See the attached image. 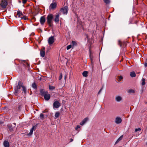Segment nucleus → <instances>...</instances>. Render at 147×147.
Masks as SVG:
<instances>
[{"label": "nucleus", "mask_w": 147, "mask_h": 147, "mask_svg": "<svg viewBox=\"0 0 147 147\" xmlns=\"http://www.w3.org/2000/svg\"><path fill=\"white\" fill-rule=\"evenodd\" d=\"M22 88L23 91H24V93L25 94L26 92V88L23 86V83L19 81L18 82V85L17 86L15 92V94L16 95V94L19 92V90L21 88Z\"/></svg>", "instance_id": "obj_1"}, {"label": "nucleus", "mask_w": 147, "mask_h": 147, "mask_svg": "<svg viewBox=\"0 0 147 147\" xmlns=\"http://www.w3.org/2000/svg\"><path fill=\"white\" fill-rule=\"evenodd\" d=\"M53 18V16L52 14H49L47 16V22L50 26H51V25Z\"/></svg>", "instance_id": "obj_2"}, {"label": "nucleus", "mask_w": 147, "mask_h": 147, "mask_svg": "<svg viewBox=\"0 0 147 147\" xmlns=\"http://www.w3.org/2000/svg\"><path fill=\"white\" fill-rule=\"evenodd\" d=\"M55 40L54 36H52L49 37L48 40V42L50 46H51Z\"/></svg>", "instance_id": "obj_3"}, {"label": "nucleus", "mask_w": 147, "mask_h": 147, "mask_svg": "<svg viewBox=\"0 0 147 147\" xmlns=\"http://www.w3.org/2000/svg\"><path fill=\"white\" fill-rule=\"evenodd\" d=\"M7 2L6 0H2L0 5L3 9H5L7 7Z\"/></svg>", "instance_id": "obj_4"}, {"label": "nucleus", "mask_w": 147, "mask_h": 147, "mask_svg": "<svg viewBox=\"0 0 147 147\" xmlns=\"http://www.w3.org/2000/svg\"><path fill=\"white\" fill-rule=\"evenodd\" d=\"M67 6H65L61 9L59 13H60L61 14V13H62L63 14H65L67 13Z\"/></svg>", "instance_id": "obj_5"}, {"label": "nucleus", "mask_w": 147, "mask_h": 147, "mask_svg": "<svg viewBox=\"0 0 147 147\" xmlns=\"http://www.w3.org/2000/svg\"><path fill=\"white\" fill-rule=\"evenodd\" d=\"M53 106L54 109V108H58L60 106V103L58 101L55 100L53 103Z\"/></svg>", "instance_id": "obj_6"}, {"label": "nucleus", "mask_w": 147, "mask_h": 147, "mask_svg": "<svg viewBox=\"0 0 147 147\" xmlns=\"http://www.w3.org/2000/svg\"><path fill=\"white\" fill-rule=\"evenodd\" d=\"M61 15V14L60 13H57L55 15L54 17V21L55 22L57 23H58L59 21V16Z\"/></svg>", "instance_id": "obj_7"}, {"label": "nucleus", "mask_w": 147, "mask_h": 147, "mask_svg": "<svg viewBox=\"0 0 147 147\" xmlns=\"http://www.w3.org/2000/svg\"><path fill=\"white\" fill-rule=\"evenodd\" d=\"M57 4L56 3H51L50 6L49 7L52 10H54L56 7Z\"/></svg>", "instance_id": "obj_8"}, {"label": "nucleus", "mask_w": 147, "mask_h": 147, "mask_svg": "<svg viewBox=\"0 0 147 147\" xmlns=\"http://www.w3.org/2000/svg\"><path fill=\"white\" fill-rule=\"evenodd\" d=\"M40 22L42 25H43L45 22L46 20L45 16H43L41 17L40 19Z\"/></svg>", "instance_id": "obj_9"}, {"label": "nucleus", "mask_w": 147, "mask_h": 147, "mask_svg": "<svg viewBox=\"0 0 147 147\" xmlns=\"http://www.w3.org/2000/svg\"><path fill=\"white\" fill-rule=\"evenodd\" d=\"M45 47H43L40 51V55L42 57H44L45 55Z\"/></svg>", "instance_id": "obj_10"}, {"label": "nucleus", "mask_w": 147, "mask_h": 147, "mask_svg": "<svg viewBox=\"0 0 147 147\" xmlns=\"http://www.w3.org/2000/svg\"><path fill=\"white\" fill-rule=\"evenodd\" d=\"M44 97L45 100H48L50 99V95L49 94H48V93H47L44 95Z\"/></svg>", "instance_id": "obj_11"}, {"label": "nucleus", "mask_w": 147, "mask_h": 147, "mask_svg": "<svg viewBox=\"0 0 147 147\" xmlns=\"http://www.w3.org/2000/svg\"><path fill=\"white\" fill-rule=\"evenodd\" d=\"M36 126H33L31 129L30 130V132L28 134V135L30 136L33 133V130H35L36 129Z\"/></svg>", "instance_id": "obj_12"}, {"label": "nucleus", "mask_w": 147, "mask_h": 147, "mask_svg": "<svg viewBox=\"0 0 147 147\" xmlns=\"http://www.w3.org/2000/svg\"><path fill=\"white\" fill-rule=\"evenodd\" d=\"M115 122L117 124L120 123L122 121V120L121 118L119 117H117L115 119Z\"/></svg>", "instance_id": "obj_13"}, {"label": "nucleus", "mask_w": 147, "mask_h": 147, "mask_svg": "<svg viewBox=\"0 0 147 147\" xmlns=\"http://www.w3.org/2000/svg\"><path fill=\"white\" fill-rule=\"evenodd\" d=\"M88 119L87 118H86L85 119H84L82 122H81L80 123V124L81 125H83L88 121Z\"/></svg>", "instance_id": "obj_14"}, {"label": "nucleus", "mask_w": 147, "mask_h": 147, "mask_svg": "<svg viewBox=\"0 0 147 147\" xmlns=\"http://www.w3.org/2000/svg\"><path fill=\"white\" fill-rule=\"evenodd\" d=\"M3 145L5 147H9V143L7 141L5 140L3 142Z\"/></svg>", "instance_id": "obj_15"}, {"label": "nucleus", "mask_w": 147, "mask_h": 147, "mask_svg": "<svg viewBox=\"0 0 147 147\" xmlns=\"http://www.w3.org/2000/svg\"><path fill=\"white\" fill-rule=\"evenodd\" d=\"M23 65L26 67H29V65L28 63L26 61H23L22 62Z\"/></svg>", "instance_id": "obj_16"}, {"label": "nucleus", "mask_w": 147, "mask_h": 147, "mask_svg": "<svg viewBox=\"0 0 147 147\" xmlns=\"http://www.w3.org/2000/svg\"><path fill=\"white\" fill-rule=\"evenodd\" d=\"M7 127L8 128V129H9V130L10 131H13V128L15 127H12V125H11L10 124H9L7 125Z\"/></svg>", "instance_id": "obj_17"}, {"label": "nucleus", "mask_w": 147, "mask_h": 147, "mask_svg": "<svg viewBox=\"0 0 147 147\" xmlns=\"http://www.w3.org/2000/svg\"><path fill=\"white\" fill-rule=\"evenodd\" d=\"M17 15L20 18L22 16H23V14L20 11H17Z\"/></svg>", "instance_id": "obj_18"}, {"label": "nucleus", "mask_w": 147, "mask_h": 147, "mask_svg": "<svg viewBox=\"0 0 147 147\" xmlns=\"http://www.w3.org/2000/svg\"><path fill=\"white\" fill-rule=\"evenodd\" d=\"M116 100L118 102L122 100L121 97L119 96H118L115 98Z\"/></svg>", "instance_id": "obj_19"}, {"label": "nucleus", "mask_w": 147, "mask_h": 147, "mask_svg": "<svg viewBox=\"0 0 147 147\" xmlns=\"http://www.w3.org/2000/svg\"><path fill=\"white\" fill-rule=\"evenodd\" d=\"M40 92L42 95H45V94L48 93L47 91H45L44 90L41 89L40 90Z\"/></svg>", "instance_id": "obj_20"}, {"label": "nucleus", "mask_w": 147, "mask_h": 147, "mask_svg": "<svg viewBox=\"0 0 147 147\" xmlns=\"http://www.w3.org/2000/svg\"><path fill=\"white\" fill-rule=\"evenodd\" d=\"M88 72L87 71H84L82 73L83 76L85 77L88 76Z\"/></svg>", "instance_id": "obj_21"}, {"label": "nucleus", "mask_w": 147, "mask_h": 147, "mask_svg": "<svg viewBox=\"0 0 147 147\" xmlns=\"http://www.w3.org/2000/svg\"><path fill=\"white\" fill-rule=\"evenodd\" d=\"M130 75L131 77H134L136 76L135 73L134 71L131 72Z\"/></svg>", "instance_id": "obj_22"}, {"label": "nucleus", "mask_w": 147, "mask_h": 147, "mask_svg": "<svg viewBox=\"0 0 147 147\" xmlns=\"http://www.w3.org/2000/svg\"><path fill=\"white\" fill-rule=\"evenodd\" d=\"M60 115V113L59 112H56L55 116V119L57 118Z\"/></svg>", "instance_id": "obj_23"}, {"label": "nucleus", "mask_w": 147, "mask_h": 147, "mask_svg": "<svg viewBox=\"0 0 147 147\" xmlns=\"http://www.w3.org/2000/svg\"><path fill=\"white\" fill-rule=\"evenodd\" d=\"M128 92L129 93H135L134 90L132 89H129L128 91Z\"/></svg>", "instance_id": "obj_24"}, {"label": "nucleus", "mask_w": 147, "mask_h": 147, "mask_svg": "<svg viewBox=\"0 0 147 147\" xmlns=\"http://www.w3.org/2000/svg\"><path fill=\"white\" fill-rule=\"evenodd\" d=\"M145 79L144 78H142V86L144 85L145 84Z\"/></svg>", "instance_id": "obj_25"}, {"label": "nucleus", "mask_w": 147, "mask_h": 147, "mask_svg": "<svg viewBox=\"0 0 147 147\" xmlns=\"http://www.w3.org/2000/svg\"><path fill=\"white\" fill-rule=\"evenodd\" d=\"M123 79V77L121 76H119L118 79V81L119 82L120 81Z\"/></svg>", "instance_id": "obj_26"}, {"label": "nucleus", "mask_w": 147, "mask_h": 147, "mask_svg": "<svg viewBox=\"0 0 147 147\" xmlns=\"http://www.w3.org/2000/svg\"><path fill=\"white\" fill-rule=\"evenodd\" d=\"M32 86L33 88L34 89H36L37 88L36 85L35 83H34L32 84Z\"/></svg>", "instance_id": "obj_27"}, {"label": "nucleus", "mask_w": 147, "mask_h": 147, "mask_svg": "<svg viewBox=\"0 0 147 147\" xmlns=\"http://www.w3.org/2000/svg\"><path fill=\"white\" fill-rule=\"evenodd\" d=\"M123 138V136H121L117 140L116 143H117L120 140H122Z\"/></svg>", "instance_id": "obj_28"}, {"label": "nucleus", "mask_w": 147, "mask_h": 147, "mask_svg": "<svg viewBox=\"0 0 147 147\" xmlns=\"http://www.w3.org/2000/svg\"><path fill=\"white\" fill-rule=\"evenodd\" d=\"M40 118L42 119H43L44 118V115L42 113H41L40 115Z\"/></svg>", "instance_id": "obj_29"}, {"label": "nucleus", "mask_w": 147, "mask_h": 147, "mask_svg": "<svg viewBox=\"0 0 147 147\" xmlns=\"http://www.w3.org/2000/svg\"><path fill=\"white\" fill-rule=\"evenodd\" d=\"M21 18L22 19L26 20L27 19V17L26 16H22Z\"/></svg>", "instance_id": "obj_30"}, {"label": "nucleus", "mask_w": 147, "mask_h": 147, "mask_svg": "<svg viewBox=\"0 0 147 147\" xmlns=\"http://www.w3.org/2000/svg\"><path fill=\"white\" fill-rule=\"evenodd\" d=\"M71 45H69L67 46V50H69V49H70V48H71Z\"/></svg>", "instance_id": "obj_31"}, {"label": "nucleus", "mask_w": 147, "mask_h": 147, "mask_svg": "<svg viewBox=\"0 0 147 147\" xmlns=\"http://www.w3.org/2000/svg\"><path fill=\"white\" fill-rule=\"evenodd\" d=\"M104 2L106 4H108L109 3V0H103Z\"/></svg>", "instance_id": "obj_32"}, {"label": "nucleus", "mask_w": 147, "mask_h": 147, "mask_svg": "<svg viewBox=\"0 0 147 147\" xmlns=\"http://www.w3.org/2000/svg\"><path fill=\"white\" fill-rule=\"evenodd\" d=\"M118 44L120 46V47H121L122 46V43L120 40H119L118 41Z\"/></svg>", "instance_id": "obj_33"}, {"label": "nucleus", "mask_w": 147, "mask_h": 147, "mask_svg": "<svg viewBox=\"0 0 147 147\" xmlns=\"http://www.w3.org/2000/svg\"><path fill=\"white\" fill-rule=\"evenodd\" d=\"M141 130V129L140 128H137V129H135V131L136 132H137V131H140Z\"/></svg>", "instance_id": "obj_34"}, {"label": "nucleus", "mask_w": 147, "mask_h": 147, "mask_svg": "<svg viewBox=\"0 0 147 147\" xmlns=\"http://www.w3.org/2000/svg\"><path fill=\"white\" fill-rule=\"evenodd\" d=\"M62 74H60V75L59 77V80H61L62 79Z\"/></svg>", "instance_id": "obj_35"}, {"label": "nucleus", "mask_w": 147, "mask_h": 147, "mask_svg": "<svg viewBox=\"0 0 147 147\" xmlns=\"http://www.w3.org/2000/svg\"><path fill=\"white\" fill-rule=\"evenodd\" d=\"M80 128V126L79 125H78L75 128L76 130H77L78 129Z\"/></svg>", "instance_id": "obj_36"}, {"label": "nucleus", "mask_w": 147, "mask_h": 147, "mask_svg": "<svg viewBox=\"0 0 147 147\" xmlns=\"http://www.w3.org/2000/svg\"><path fill=\"white\" fill-rule=\"evenodd\" d=\"M76 42L74 41H72V44L74 45H76Z\"/></svg>", "instance_id": "obj_37"}, {"label": "nucleus", "mask_w": 147, "mask_h": 147, "mask_svg": "<svg viewBox=\"0 0 147 147\" xmlns=\"http://www.w3.org/2000/svg\"><path fill=\"white\" fill-rule=\"evenodd\" d=\"M55 87H53V86H50L49 87V88L50 89H55Z\"/></svg>", "instance_id": "obj_38"}, {"label": "nucleus", "mask_w": 147, "mask_h": 147, "mask_svg": "<svg viewBox=\"0 0 147 147\" xmlns=\"http://www.w3.org/2000/svg\"><path fill=\"white\" fill-rule=\"evenodd\" d=\"M27 2V0H23L22 3L23 4H25Z\"/></svg>", "instance_id": "obj_39"}, {"label": "nucleus", "mask_w": 147, "mask_h": 147, "mask_svg": "<svg viewBox=\"0 0 147 147\" xmlns=\"http://www.w3.org/2000/svg\"><path fill=\"white\" fill-rule=\"evenodd\" d=\"M102 88H101L99 90V91L98 92V94H99L100 92H101L102 90Z\"/></svg>", "instance_id": "obj_40"}, {"label": "nucleus", "mask_w": 147, "mask_h": 147, "mask_svg": "<svg viewBox=\"0 0 147 147\" xmlns=\"http://www.w3.org/2000/svg\"><path fill=\"white\" fill-rule=\"evenodd\" d=\"M144 65L145 67H147V62H146V63H144Z\"/></svg>", "instance_id": "obj_41"}, {"label": "nucleus", "mask_w": 147, "mask_h": 147, "mask_svg": "<svg viewBox=\"0 0 147 147\" xmlns=\"http://www.w3.org/2000/svg\"><path fill=\"white\" fill-rule=\"evenodd\" d=\"M73 139H70V142H72L73 141Z\"/></svg>", "instance_id": "obj_42"}, {"label": "nucleus", "mask_w": 147, "mask_h": 147, "mask_svg": "<svg viewBox=\"0 0 147 147\" xmlns=\"http://www.w3.org/2000/svg\"><path fill=\"white\" fill-rule=\"evenodd\" d=\"M13 124L15 125V126L16 125V123H13Z\"/></svg>", "instance_id": "obj_43"}, {"label": "nucleus", "mask_w": 147, "mask_h": 147, "mask_svg": "<svg viewBox=\"0 0 147 147\" xmlns=\"http://www.w3.org/2000/svg\"><path fill=\"white\" fill-rule=\"evenodd\" d=\"M1 121H0V123H1Z\"/></svg>", "instance_id": "obj_44"}, {"label": "nucleus", "mask_w": 147, "mask_h": 147, "mask_svg": "<svg viewBox=\"0 0 147 147\" xmlns=\"http://www.w3.org/2000/svg\"><path fill=\"white\" fill-rule=\"evenodd\" d=\"M146 145H147V142L146 143Z\"/></svg>", "instance_id": "obj_45"}, {"label": "nucleus", "mask_w": 147, "mask_h": 147, "mask_svg": "<svg viewBox=\"0 0 147 147\" xmlns=\"http://www.w3.org/2000/svg\"><path fill=\"white\" fill-rule=\"evenodd\" d=\"M91 61H92V59H91Z\"/></svg>", "instance_id": "obj_46"}]
</instances>
